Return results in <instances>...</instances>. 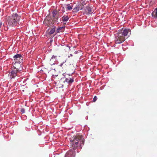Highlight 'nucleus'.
<instances>
[{
	"instance_id": "nucleus-17",
	"label": "nucleus",
	"mask_w": 157,
	"mask_h": 157,
	"mask_svg": "<svg viewBox=\"0 0 157 157\" xmlns=\"http://www.w3.org/2000/svg\"><path fill=\"white\" fill-rule=\"evenodd\" d=\"M66 46L68 48L69 50L70 49L71 47L70 46H69L68 45H66Z\"/></svg>"
},
{
	"instance_id": "nucleus-2",
	"label": "nucleus",
	"mask_w": 157,
	"mask_h": 157,
	"mask_svg": "<svg viewBox=\"0 0 157 157\" xmlns=\"http://www.w3.org/2000/svg\"><path fill=\"white\" fill-rule=\"evenodd\" d=\"M20 18V17L18 16L17 13L13 14L11 16L9 17L6 21V25L9 26L16 25Z\"/></svg>"
},
{
	"instance_id": "nucleus-15",
	"label": "nucleus",
	"mask_w": 157,
	"mask_h": 157,
	"mask_svg": "<svg viewBox=\"0 0 157 157\" xmlns=\"http://www.w3.org/2000/svg\"><path fill=\"white\" fill-rule=\"evenodd\" d=\"M57 57V56H55L54 55H53L51 59H56V57Z\"/></svg>"
},
{
	"instance_id": "nucleus-11",
	"label": "nucleus",
	"mask_w": 157,
	"mask_h": 157,
	"mask_svg": "<svg viewBox=\"0 0 157 157\" xmlns=\"http://www.w3.org/2000/svg\"><path fill=\"white\" fill-rule=\"evenodd\" d=\"M65 28V26L62 27H59L56 30V32L57 33H59L60 32V30H61L62 29H64Z\"/></svg>"
},
{
	"instance_id": "nucleus-10",
	"label": "nucleus",
	"mask_w": 157,
	"mask_h": 157,
	"mask_svg": "<svg viewBox=\"0 0 157 157\" xmlns=\"http://www.w3.org/2000/svg\"><path fill=\"white\" fill-rule=\"evenodd\" d=\"M55 31V28H53L52 29L50 30L49 32L48 33V34L49 35H51L53 34Z\"/></svg>"
},
{
	"instance_id": "nucleus-27",
	"label": "nucleus",
	"mask_w": 157,
	"mask_h": 157,
	"mask_svg": "<svg viewBox=\"0 0 157 157\" xmlns=\"http://www.w3.org/2000/svg\"><path fill=\"white\" fill-rule=\"evenodd\" d=\"M70 57V56H68V57Z\"/></svg>"
},
{
	"instance_id": "nucleus-3",
	"label": "nucleus",
	"mask_w": 157,
	"mask_h": 157,
	"mask_svg": "<svg viewBox=\"0 0 157 157\" xmlns=\"http://www.w3.org/2000/svg\"><path fill=\"white\" fill-rule=\"evenodd\" d=\"M14 60L16 62H17L19 64L21 63L23 61V57L20 54H17L15 55L13 57Z\"/></svg>"
},
{
	"instance_id": "nucleus-24",
	"label": "nucleus",
	"mask_w": 157,
	"mask_h": 157,
	"mask_svg": "<svg viewBox=\"0 0 157 157\" xmlns=\"http://www.w3.org/2000/svg\"><path fill=\"white\" fill-rule=\"evenodd\" d=\"M70 56H72L71 54Z\"/></svg>"
},
{
	"instance_id": "nucleus-18",
	"label": "nucleus",
	"mask_w": 157,
	"mask_h": 157,
	"mask_svg": "<svg viewBox=\"0 0 157 157\" xmlns=\"http://www.w3.org/2000/svg\"><path fill=\"white\" fill-rule=\"evenodd\" d=\"M2 25V22L0 21V28Z\"/></svg>"
},
{
	"instance_id": "nucleus-25",
	"label": "nucleus",
	"mask_w": 157,
	"mask_h": 157,
	"mask_svg": "<svg viewBox=\"0 0 157 157\" xmlns=\"http://www.w3.org/2000/svg\"><path fill=\"white\" fill-rule=\"evenodd\" d=\"M70 56H72L71 54Z\"/></svg>"
},
{
	"instance_id": "nucleus-12",
	"label": "nucleus",
	"mask_w": 157,
	"mask_h": 157,
	"mask_svg": "<svg viewBox=\"0 0 157 157\" xmlns=\"http://www.w3.org/2000/svg\"><path fill=\"white\" fill-rule=\"evenodd\" d=\"M57 11L56 10H54L52 12V15L53 17H55L57 14Z\"/></svg>"
},
{
	"instance_id": "nucleus-19",
	"label": "nucleus",
	"mask_w": 157,
	"mask_h": 157,
	"mask_svg": "<svg viewBox=\"0 0 157 157\" xmlns=\"http://www.w3.org/2000/svg\"><path fill=\"white\" fill-rule=\"evenodd\" d=\"M64 63V62H63V63H61L59 65V66L60 67H62V66L63 65V63Z\"/></svg>"
},
{
	"instance_id": "nucleus-20",
	"label": "nucleus",
	"mask_w": 157,
	"mask_h": 157,
	"mask_svg": "<svg viewBox=\"0 0 157 157\" xmlns=\"http://www.w3.org/2000/svg\"><path fill=\"white\" fill-rule=\"evenodd\" d=\"M65 74H66V73H64L63 74V75L64 76L63 78L65 77Z\"/></svg>"
},
{
	"instance_id": "nucleus-8",
	"label": "nucleus",
	"mask_w": 157,
	"mask_h": 157,
	"mask_svg": "<svg viewBox=\"0 0 157 157\" xmlns=\"http://www.w3.org/2000/svg\"><path fill=\"white\" fill-rule=\"evenodd\" d=\"M74 81V79L73 78H70V79L67 78H66L63 82H67L68 84H72Z\"/></svg>"
},
{
	"instance_id": "nucleus-4",
	"label": "nucleus",
	"mask_w": 157,
	"mask_h": 157,
	"mask_svg": "<svg viewBox=\"0 0 157 157\" xmlns=\"http://www.w3.org/2000/svg\"><path fill=\"white\" fill-rule=\"evenodd\" d=\"M15 69L16 70L12 71L9 74V76L11 79L14 78L15 77L17 76V73L19 71L18 70L17 68H16V67H15Z\"/></svg>"
},
{
	"instance_id": "nucleus-13",
	"label": "nucleus",
	"mask_w": 157,
	"mask_h": 157,
	"mask_svg": "<svg viewBox=\"0 0 157 157\" xmlns=\"http://www.w3.org/2000/svg\"><path fill=\"white\" fill-rule=\"evenodd\" d=\"M21 111L22 113H25V110L24 108H21Z\"/></svg>"
},
{
	"instance_id": "nucleus-9",
	"label": "nucleus",
	"mask_w": 157,
	"mask_h": 157,
	"mask_svg": "<svg viewBox=\"0 0 157 157\" xmlns=\"http://www.w3.org/2000/svg\"><path fill=\"white\" fill-rule=\"evenodd\" d=\"M62 21L64 23L65 22H66L65 23H66V22H67L69 20V18L68 15L65 16H63L62 17Z\"/></svg>"
},
{
	"instance_id": "nucleus-7",
	"label": "nucleus",
	"mask_w": 157,
	"mask_h": 157,
	"mask_svg": "<svg viewBox=\"0 0 157 157\" xmlns=\"http://www.w3.org/2000/svg\"><path fill=\"white\" fill-rule=\"evenodd\" d=\"M85 11L86 14L87 15L91 14L93 13V12L91 8L89 6L86 7Z\"/></svg>"
},
{
	"instance_id": "nucleus-14",
	"label": "nucleus",
	"mask_w": 157,
	"mask_h": 157,
	"mask_svg": "<svg viewBox=\"0 0 157 157\" xmlns=\"http://www.w3.org/2000/svg\"><path fill=\"white\" fill-rule=\"evenodd\" d=\"M97 99V98L96 96H95L94 97L93 99V101H95Z\"/></svg>"
},
{
	"instance_id": "nucleus-21",
	"label": "nucleus",
	"mask_w": 157,
	"mask_h": 157,
	"mask_svg": "<svg viewBox=\"0 0 157 157\" xmlns=\"http://www.w3.org/2000/svg\"><path fill=\"white\" fill-rule=\"evenodd\" d=\"M26 80H24V81L23 82V83H24V84L26 82Z\"/></svg>"
},
{
	"instance_id": "nucleus-26",
	"label": "nucleus",
	"mask_w": 157,
	"mask_h": 157,
	"mask_svg": "<svg viewBox=\"0 0 157 157\" xmlns=\"http://www.w3.org/2000/svg\"><path fill=\"white\" fill-rule=\"evenodd\" d=\"M70 57V56H68V57Z\"/></svg>"
},
{
	"instance_id": "nucleus-22",
	"label": "nucleus",
	"mask_w": 157,
	"mask_h": 157,
	"mask_svg": "<svg viewBox=\"0 0 157 157\" xmlns=\"http://www.w3.org/2000/svg\"><path fill=\"white\" fill-rule=\"evenodd\" d=\"M68 75L69 76L71 75V74H68Z\"/></svg>"
},
{
	"instance_id": "nucleus-23",
	"label": "nucleus",
	"mask_w": 157,
	"mask_h": 157,
	"mask_svg": "<svg viewBox=\"0 0 157 157\" xmlns=\"http://www.w3.org/2000/svg\"><path fill=\"white\" fill-rule=\"evenodd\" d=\"M54 64H55V63H53L52 65H54Z\"/></svg>"
},
{
	"instance_id": "nucleus-28",
	"label": "nucleus",
	"mask_w": 157,
	"mask_h": 157,
	"mask_svg": "<svg viewBox=\"0 0 157 157\" xmlns=\"http://www.w3.org/2000/svg\"><path fill=\"white\" fill-rule=\"evenodd\" d=\"M24 86L25 85H22L23 86Z\"/></svg>"
},
{
	"instance_id": "nucleus-1",
	"label": "nucleus",
	"mask_w": 157,
	"mask_h": 157,
	"mask_svg": "<svg viewBox=\"0 0 157 157\" xmlns=\"http://www.w3.org/2000/svg\"><path fill=\"white\" fill-rule=\"evenodd\" d=\"M83 138L79 136L73 137L70 140V145L72 149L69 150L66 154L64 157H75V150L81 149L83 145Z\"/></svg>"
},
{
	"instance_id": "nucleus-6",
	"label": "nucleus",
	"mask_w": 157,
	"mask_h": 157,
	"mask_svg": "<svg viewBox=\"0 0 157 157\" xmlns=\"http://www.w3.org/2000/svg\"><path fill=\"white\" fill-rule=\"evenodd\" d=\"M64 6L66 9V10L67 11H70L72 9L73 5L71 3L64 5Z\"/></svg>"
},
{
	"instance_id": "nucleus-16",
	"label": "nucleus",
	"mask_w": 157,
	"mask_h": 157,
	"mask_svg": "<svg viewBox=\"0 0 157 157\" xmlns=\"http://www.w3.org/2000/svg\"><path fill=\"white\" fill-rule=\"evenodd\" d=\"M61 11L63 13H64L65 12L64 7H62V9Z\"/></svg>"
},
{
	"instance_id": "nucleus-5",
	"label": "nucleus",
	"mask_w": 157,
	"mask_h": 157,
	"mask_svg": "<svg viewBox=\"0 0 157 157\" xmlns=\"http://www.w3.org/2000/svg\"><path fill=\"white\" fill-rule=\"evenodd\" d=\"M83 9V6L80 8V7H79V5L78 6L76 5V6L73 9L72 11L73 13H76L78 12L80 10H82Z\"/></svg>"
}]
</instances>
